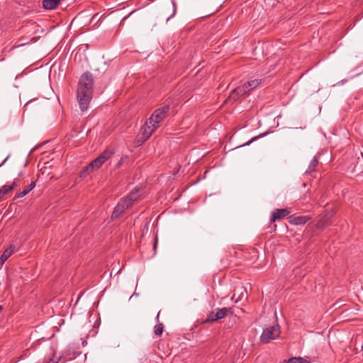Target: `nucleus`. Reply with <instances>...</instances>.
<instances>
[{
  "mask_svg": "<svg viewBox=\"0 0 363 363\" xmlns=\"http://www.w3.org/2000/svg\"><path fill=\"white\" fill-rule=\"evenodd\" d=\"M139 197V193L138 189L131 191L127 196L123 199L124 202L127 203L130 206H132L133 203L136 201Z\"/></svg>",
  "mask_w": 363,
  "mask_h": 363,
  "instance_id": "16",
  "label": "nucleus"
},
{
  "mask_svg": "<svg viewBox=\"0 0 363 363\" xmlns=\"http://www.w3.org/2000/svg\"><path fill=\"white\" fill-rule=\"evenodd\" d=\"M16 179L13 181V182L11 185H4L1 189L0 191L2 192L4 196L7 194L9 191L13 190L15 187L17 186Z\"/></svg>",
  "mask_w": 363,
  "mask_h": 363,
  "instance_id": "20",
  "label": "nucleus"
},
{
  "mask_svg": "<svg viewBox=\"0 0 363 363\" xmlns=\"http://www.w3.org/2000/svg\"><path fill=\"white\" fill-rule=\"evenodd\" d=\"M23 193V195L26 196L27 194H28L30 191H28V189L27 188L26 189H24L23 191H22Z\"/></svg>",
  "mask_w": 363,
  "mask_h": 363,
  "instance_id": "28",
  "label": "nucleus"
},
{
  "mask_svg": "<svg viewBox=\"0 0 363 363\" xmlns=\"http://www.w3.org/2000/svg\"><path fill=\"white\" fill-rule=\"evenodd\" d=\"M24 196L23 191L19 192L18 194H16V197L17 198H21Z\"/></svg>",
  "mask_w": 363,
  "mask_h": 363,
  "instance_id": "27",
  "label": "nucleus"
},
{
  "mask_svg": "<svg viewBox=\"0 0 363 363\" xmlns=\"http://www.w3.org/2000/svg\"><path fill=\"white\" fill-rule=\"evenodd\" d=\"M169 108V105H164L162 107L156 109L150 116L149 118V123L154 124L155 126L158 127L159 123L167 116Z\"/></svg>",
  "mask_w": 363,
  "mask_h": 363,
  "instance_id": "2",
  "label": "nucleus"
},
{
  "mask_svg": "<svg viewBox=\"0 0 363 363\" xmlns=\"http://www.w3.org/2000/svg\"><path fill=\"white\" fill-rule=\"evenodd\" d=\"M282 363H308V362L301 357H292L288 361H284Z\"/></svg>",
  "mask_w": 363,
  "mask_h": 363,
  "instance_id": "21",
  "label": "nucleus"
},
{
  "mask_svg": "<svg viewBox=\"0 0 363 363\" xmlns=\"http://www.w3.org/2000/svg\"><path fill=\"white\" fill-rule=\"evenodd\" d=\"M15 249V246L10 245V247L6 249L0 257V269L2 267L6 260L13 254Z\"/></svg>",
  "mask_w": 363,
  "mask_h": 363,
  "instance_id": "14",
  "label": "nucleus"
},
{
  "mask_svg": "<svg viewBox=\"0 0 363 363\" xmlns=\"http://www.w3.org/2000/svg\"><path fill=\"white\" fill-rule=\"evenodd\" d=\"M249 94V89L246 87L245 84H244L243 85L238 86L237 88L234 89L231 91L229 96V99L235 101L244 97L245 96L248 95Z\"/></svg>",
  "mask_w": 363,
  "mask_h": 363,
  "instance_id": "7",
  "label": "nucleus"
},
{
  "mask_svg": "<svg viewBox=\"0 0 363 363\" xmlns=\"http://www.w3.org/2000/svg\"><path fill=\"white\" fill-rule=\"evenodd\" d=\"M4 194H2V192L0 191V201L3 199L4 197Z\"/></svg>",
  "mask_w": 363,
  "mask_h": 363,
  "instance_id": "30",
  "label": "nucleus"
},
{
  "mask_svg": "<svg viewBox=\"0 0 363 363\" xmlns=\"http://www.w3.org/2000/svg\"><path fill=\"white\" fill-rule=\"evenodd\" d=\"M333 216V213H326L321 216L320 219L317 222V228H323L325 225H327L329 222L330 221L331 218Z\"/></svg>",
  "mask_w": 363,
  "mask_h": 363,
  "instance_id": "13",
  "label": "nucleus"
},
{
  "mask_svg": "<svg viewBox=\"0 0 363 363\" xmlns=\"http://www.w3.org/2000/svg\"><path fill=\"white\" fill-rule=\"evenodd\" d=\"M129 207L130 206L126 202L125 203L124 200H122L115 207L111 215V219L113 220L118 218L123 213V211Z\"/></svg>",
  "mask_w": 363,
  "mask_h": 363,
  "instance_id": "11",
  "label": "nucleus"
},
{
  "mask_svg": "<svg viewBox=\"0 0 363 363\" xmlns=\"http://www.w3.org/2000/svg\"><path fill=\"white\" fill-rule=\"evenodd\" d=\"M8 159V157L4 160V162L2 163H1L0 164V167H1L2 165H4V164L6 162V161Z\"/></svg>",
  "mask_w": 363,
  "mask_h": 363,
  "instance_id": "31",
  "label": "nucleus"
},
{
  "mask_svg": "<svg viewBox=\"0 0 363 363\" xmlns=\"http://www.w3.org/2000/svg\"><path fill=\"white\" fill-rule=\"evenodd\" d=\"M230 308H216L215 312V318L217 320H220L223 318H225L228 313L230 311Z\"/></svg>",
  "mask_w": 363,
  "mask_h": 363,
  "instance_id": "15",
  "label": "nucleus"
},
{
  "mask_svg": "<svg viewBox=\"0 0 363 363\" xmlns=\"http://www.w3.org/2000/svg\"><path fill=\"white\" fill-rule=\"evenodd\" d=\"M47 362L46 363H57V362L55 361H52L50 358V357H48V359H46Z\"/></svg>",
  "mask_w": 363,
  "mask_h": 363,
  "instance_id": "26",
  "label": "nucleus"
},
{
  "mask_svg": "<svg viewBox=\"0 0 363 363\" xmlns=\"http://www.w3.org/2000/svg\"><path fill=\"white\" fill-rule=\"evenodd\" d=\"M280 333V327L279 325L270 326L263 330L260 340L262 342L268 343L270 340L277 338Z\"/></svg>",
  "mask_w": 363,
  "mask_h": 363,
  "instance_id": "4",
  "label": "nucleus"
},
{
  "mask_svg": "<svg viewBox=\"0 0 363 363\" xmlns=\"http://www.w3.org/2000/svg\"><path fill=\"white\" fill-rule=\"evenodd\" d=\"M23 193V195L26 196L27 194H28L30 191H28V189L27 188L26 189H24L23 191H22Z\"/></svg>",
  "mask_w": 363,
  "mask_h": 363,
  "instance_id": "29",
  "label": "nucleus"
},
{
  "mask_svg": "<svg viewBox=\"0 0 363 363\" xmlns=\"http://www.w3.org/2000/svg\"><path fill=\"white\" fill-rule=\"evenodd\" d=\"M159 315H160V313H157V320H158L159 319Z\"/></svg>",
  "mask_w": 363,
  "mask_h": 363,
  "instance_id": "33",
  "label": "nucleus"
},
{
  "mask_svg": "<svg viewBox=\"0 0 363 363\" xmlns=\"http://www.w3.org/2000/svg\"><path fill=\"white\" fill-rule=\"evenodd\" d=\"M318 164V159L316 157H314L311 161L310 162V164L306 170V174H311V172H314L317 165Z\"/></svg>",
  "mask_w": 363,
  "mask_h": 363,
  "instance_id": "18",
  "label": "nucleus"
},
{
  "mask_svg": "<svg viewBox=\"0 0 363 363\" xmlns=\"http://www.w3.org/2000/svg\"><path fill=\"white\" fill-rule=\"evenodd\" d=\"M249 94V89L246 87L245 84H244L243 85L238 86L237 88L234 89L231 91L229 96V99L235 101L244 97L245 96L248 95Z\"/></svg>",
  "mask_w": 363,
  "mask_h": 363,
  "instance_id": "6",
  "label": "nucleus"
},
{
  "mask_svg": "<svg viewBox=\"0 0 363 363\" xmlns=\"http://www.w3.org/2000/svg\"><path fill=\"white\" fill-rule=\"evenodd\" d=\"M311 218L306 216H291L289 217V222L291 225H304Z\"/></svg>",
  "mask_w": 363,
  "mask_h": 363,
  "instance_id": "12",
  "label": "nucleus"
},
{
  "mask_svg": "<svg viewBox=\"0 0 363 363\" xmlns=\"http://www.w3.org/2000/svg\"><path fill=\"white\" fill-rule=\"evenodd\" d=\"M214 315H215V312L214 311L210 312L207 315L206 318L203 320V323H213V322L216 321V320L214 319L215 318Z\"/></svg>",
  "mask_w": 363,
  "mask_h": 363,
  "instance_id": "23",
  "label": "nucleus"
},
{
  "mask_svg": "<svg viewBox=\"0 0 363 363\" xmlns=\"http://www.w3.org/2000/svg\"><path fill=\"white\" fill-rule=\"evenodd\" d=\"M157 128V126H155L154 124H150L149 121L146 122L140 129V138L139 140H141V143L146 141Z\"/></svg>",
  "mask_w": 363,
  "mask_h": 363,
  "instance_id": "5",
  "label": "nucleus"
},
{
  "mask_svg": "<svg viewBox=\"0 0 363 363\" xmlns=\"http://www.w3.org/2000/svg\"><path fill=\"white\" fill-rule=\"evenodd\" d=\"M54 354V351H53V350H52L51 353H50V355H51V354Z\"/></svg>",
  "mask_w": 363,
  "mask_h": 363,
  "instance_id": "35",
  "label": "nucleus"
},
{
  "mask_svg": "<svg viewBox=\"0 0 363 363\" xmlns=\"http://www.w3.org/2000/svg\"><path fill=\"white\" fill-rule=\"evenodd\" d=\"M163 324L161 323H157L154 328V333L157 336H160L163 332Z\"/></svg>",
  "mask_w": 363,
  "mask_h": 363,
  "instance_id": "22",
  "label": "nucleus"
},
{
  "mask_svg": "<svg viewBox=\"0 0 363 363\" xmlns=\"http://www.w3.org/2000/svg\"><path fill=\"white\" fill-rule=\"evenodd\" d=\"M290 213L291 211L288 208H277L272 212L270 218V223H274L277 220L285 218Z\"/></svg>",
  "mask_w": 363,
  "mask_h": 363,
  "instance_id": "10",
  "label": "nucleus"
},
{
  "mask_svg": "<svg viewBox=\"0 0 363 363\" xmlns=\"http://www.w3.org/2000/svg\"><path fill=\"white\" fill-rule=\"evenodd\" d=\"M2 308H3L2 306H0V311L2 310Z\"/></svg>",
  "mask_w": 363,
  "mask_h": 363,
  "instance_id": "36",
  "label": "nucleus"
},
{
  "mask_svg": "<svg viewBox=\"0 0 363 363\" xmlns=\"http://www.w3.org/2000/svg\"><path fill=\"white\" fill-rule=\"evenodd\" d=\"M249 94V89L246 87L245 84H244L243 85L238 86L237 88L234 89L231 91L229 96V99L235 101L244 97L245 96L248 95Z\"/></svg>",
  "mask_w": 363,
  "mask_h": 363,
  "instance_id": "8",
  "label": "nucleus"
},
{
  "mask_svg": "<svg viewBox=\"0 0 363 363\" xmlns=\"http://www.w3.org/2000/svg\"><path fill=\"white\" fill-rule=\"evenodd\" d=\"M112 155L113 152L111 150H106L104 151L99 157L94 160L86 167V170L88 172H91L94 169H99L106 160H108L111 157Z\"/></svg>",
  "mask_w": 363,
  "mask_h": 363,
  "instance_id": "3",
  "label": "nucleus"
},
{
  "mask_svg": "<svg viewBox=\"0 0 363 363\" xmlns=\"http://www.w3.org/2000/svg\"><path fill=\"white\" fill-rule=\"evenodd\" d=\"M249 94V89L246 87L245 84H244L243 85L238 86L237 88L234 89L231 91L229 96V99L235 101L244 97L245 96L248 95Z\"/></svg>",
  "mask_w": 363,
  "mask_h": 363,
  "instance_id": "9",
  "label": "nucleus"
},
{
  "mask_svg": "<svg viewBox=\"0 0 363 363\" xmlns=\"http://www.w3.org/2000/svg\"><path fill=\"white\" fill-rule=\"evenodd\" d=\"M242 289L244 291V292H245V294L247 295V291H246V289H244V288H243V289L242 288Z\"/></svg>",
  "mask_w": 363,
  "mask_h": 363,
  "instance_id": "32",
  "label": "nucleus"
},
{
  "mask_svg": "<svg viewBox=\"0 0 363 363\" xmlns=\"http://www.w3.org/2000/svg\"><path fill=\"white\" fill-rule=\"evenodd\" d=\"M35 182H32L29 184V186H28V191H31V190H33V189L35 188Z\"/></svg>",
  "mask_w": 363,
  "mask_h": 363,
  "instance_id": "24",
  "label": "nucleus"
},
{
  "mask_svg": "<svg viewBox=\"0 0 363 363\" xmlns=\"http://www.w3.org/2000/svg\"><path fill=\"white\" fill-rule=\"evenodd\" d=\"M60 0H43V6L45 9L51 10L57 7Z\"/></svg>",
  "mask_w": 363,
  "mask_h": 363,
  "instance_id": "17",
  "label": "nucleus"
},
{
  "mask_svg": "<svg viewBox=\"0 0 363 363\" xmlns=\"http://www.w3.org/2000/svg\"><path fill=\"white\" fill-rule=\"evenodd\" d=\"M255 140H256V138H252V140L247 141V143H245L244 145H242V146H245V145H249L252 141H254ZM240 147H242V145H240Z\"/></svg>",
  "mask_w": 363,
  "mask_h": 363,
  "instance_id": "25",
  "label": "nucleus"
},
{
  "mask_svg": "<svg viewBox=\"0 0 363 363\" xmlns=\"http://www.w3.org/2000/svg\"><path fill=\"white\" fill-rule=\"evenodd\" d=\"M94 79L92 74L86 72L79 78L77 89V100L81 111L87 110L93 96Z\"/></svg>",
  "mask_w": 363,
  "mask_h": 363,
  "instance_id": "1",
  "label": "nucleus"
},
{
  "mask_svg": "<svg viewBox=\"0 0 363 363\" xmlns=\"http://www.w3.org/2000/svg\"><path fill=\"white\" fill-rule=\"evenodd\" d=\"M261 83L260 79H253L245 83L246 87L249 89V92H250L252 89L258 86Z\"/></svg>",
  "mask_w": 363,
  "mask_h": 363,
  "instance_id": "19",
  "label": "nucleus"
},
{
  "mask_svg": "<svg viewBox=\"0 0 363 363\" xmlns=\"http://www.w3.org/2000/svg\"><path fill=\"white\" fill-rule=\"evenodd\" d=\"M157 242H155L154 244V247L156 248Z\"/></svg>",
  "mask_w": 363,
  "mask_h": 363,
  "instance_id": "34",
  "label": "nucleus"
}]
</instances>
